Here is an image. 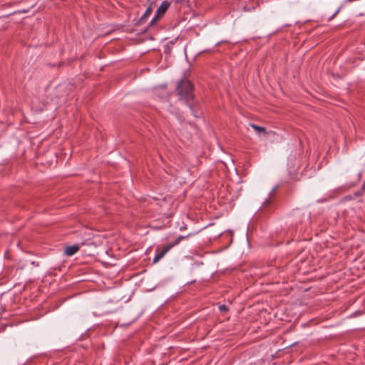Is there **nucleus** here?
<instances>
[{"label":"nucleus","mask_w":365,"mask_h":365,"mask_svg":"<svg viewBox=\"0 0 365 365\" xmlns=\"http://www.w3.org/2000/svg\"><path fill=\"white\" fill-rule=\"evenodd\" d=\"M192 91L193 85L190 81L185 79L179 82L177 87L178 95L181 100H183L187 104L192 115L195 117H198V113L195 111L194 105L191 103V101L194 98Z\"/></svg>","instance_id":"1"},{"label":"nucleus","mask_w":365,"mask_h":365,"mask_svg":"<svg viewBox=\"0 0 365 365\" xmlns=\"http://www.w3.org/2000/svg\"><path fill=\"white\" fill-rule=\"evenodd\" d=\"M170 5V3L168 1H164L162 2V4L160 5L157 10V13L155 16V17L151 20L150 22V26H154L157 21H159V19L165 14V13L168 9L169 6Z\"/></svg>","instance_id":"2"},{"label":"nucleus","mask_w":365,"mask_h":365,"mask_svg":"<svg viewBox=\"0 0 365 365\" xmlns=\"http://www.w3.org/2000/svg\"><path fill=\"white\" fill-rule=\"evenodd\" d=\"M187 237V236H179L174 242L170 243L165 246L161 251L158 252L156 255H159L160 258H163L164 255L175 245H178L182 239Z\"/></svg>","instance_id":"3"},{"label":"nucleus","mask_w":365,"mask_h":365,"mask_svg":"<svg viewBox=\"0 0 365 365\" xmlns=\"http://www.w3.org/2000/svg\"><path fill=\"white\" fill-rule=\"evenodd\" d=\"M79 249L80 247L78 245L68 246L65 248L64 254L65 255L70 257L75 255L79 250Z\"/></svg>","instance_id":"4"},{"label":"nucleus","mask_w":365,"mask_h":365,"mask_svg":"<svg viewBox=\"0 0 365 365\" xmlns=\"http://www.w3.org/2000/svg\"><path fill=\"white\" fill-rule=\"evenodd\" d=\"M153 12V8H152V6L150 5L145 11V12L144 13V14L141 16V18L140 19V22L142 23L143 21H145L146 20V19L150 16V14H152Z\"/></svg>","instance_id":"5"},{"label":"nucleus","mask_w":365,"mask_h":365,"mask_svg":"<svg viewBox=\"0 0 365 365\" xmlns=\"http://www.w3.org/2000/svg\"><path fill=\"white\" fill-rule=\"evenodd\" d=\"M250 125L258 133H266V129L264 127L259 126V125H255L253 123H250Z\"/></svg>","instance_id":"6"},{"label":"nucleus","mask_w":365,"mask_h":365,"mask_svg":"<svg viewBox=\"0 0 365 365\" xmlns=\"http://www.w3.org/2000/svg\"><path fill=\"white\" fill-rule=\"evenodd\" d=\"M161 258L159 257V255H155L153 259V262L157 263Z\"/></svg>","instance_id":"7"},{"label":"nucleus","mask_w":365,"mask_h":365,"mask_svg":"<svg viewBox=\"0 0 365 365\" xmlns=\"http://www.w3.org/2000/svg\"><path fill=\"white\" fill-rule=\"evenodd\" d=\"M220 309L221 311H226L227 310V307H226V306L225 304H222V305L220 306Z\"/></svg>","instance_id":"8"},{"label":"nucleus","mask_w":365,"mask_h":365,"mask_svg":"<svg viewBox=\"0 0 365 365\" xmlns=\"http://www.w3.org/2000/svg\"><path fill=\"white\" fill-rule=\"evenodd\" d=\"M364 187H365V181H364Z\"/></svg>","instance_id":"9"}]
</instances>
